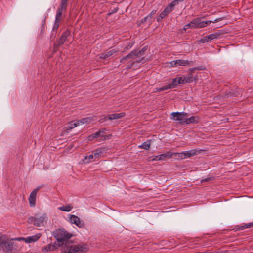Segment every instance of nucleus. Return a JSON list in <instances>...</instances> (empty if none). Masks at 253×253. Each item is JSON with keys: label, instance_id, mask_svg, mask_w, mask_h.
<instances>
[{"label": "nucleus", "instance_id": "nucleus-1", "mask_svg": "<svg viewBox=\"0 0 253 253\" xmlns=\"http://www.w3.org/2000/svg\"><path fill=\"white\" fill-rule=\"evenodd\" d=\"M68 0H61L60 1L59 6L56 11L55 20L53 25V29L54 30H57L59 28V23L62 20V13L66 11Z\"/></svg>", "mask_w": 253, "mask_h": 253}, {"label": "nucleus", "instance_id": "nucleus-2", "mask_svg": "<svg viewBox=\"0 0 253 253\" xmlns=\"http://www.w3.org/2000/svg\"><path fill=\"white\" fill-rule=\"evenodd\" d=\"M47 216L46 213H37L34 217L28 218V222L37 227L43 226L46 223Z\"/></svg>", "mask_w": 253, "mask_h": 253}, {"label": "nucleus", "instance_id": "nucleus-3", "mask_svg": "<svg viewBox=\"0 0 253 253\" xmlns=\"http://www.w3.org/2000/svg\"><path fill=\"white\" fill-rule=\"evenodd\" d=\"M143 58L142 55H141V51L133 50L127 56L121 58L120 59V62L121 63H124L126 61H127V60L131 59L133 63L138 64L141 61Z\"/></svg>", "mask_w": 253, "mask_h": 253}, {"label": "nucleus", "instance_id": "nucleus-4", "mask_svg": "<svg viewBox=\"0 0 253 253\" xmlns=\"http://www.w3.org/2000/svg\"><path fill=\"white\" fill-rule=\"evenodd\" d=\"M54 236L59 242H66L70 239L73 235L63 229H58L54 232Z\"/></svg>", "mask_w": 253, "mask_h": 253}, {"label": "nucleus", "instance_id": "nucleus-5", "mask_svg": "<svg viewBox=\"0 0 253 253\" xmlns=\"http://www.w3.org/2000/svg\"><path fill=\"white\" fill-rule=\"evenodd\" d=\"M42 188V186H39L34 189L30 193L28 198V201L30 206L31 207H34L36 205L37 194L39 190Z\"/></svg>", "mask_w": 253, "mask_h": 253}, {"label": "nucleus", "instance_id": "nucleus-6", "mask_svg": "<svg viewBox=\"0 0 253 253\" xmlns=\"http://www.w3.org/2000/svg\"><path fill=\"white\" fill-rule=\"evenodd\" d=\"M171 115L173 116V119L178 121L181 124H185L184 121L186 119V117L187 116V114L185 112H173L171 113Z\"/></svg>", "mask_w": 253, "mask_h": 253}, {"label": "nucleus", "instance_id": "nucleus-7", "mask_svg": "<svg viewBox=\"0 0 253 253\" xmlns=\"http://www.w3.org/2000/svg\"><path fill=\"white\" fill-rule=\"evenodd\" d=\"M70 34V31L68 29L66 30L62 33L61 37L57 41V43L54 45V48H58L63 45Z\"/></svg>", "mask_w": 253, "mask_h": 253}, {"label": "nucleus", "instance_id": "nucleus-8", "mask_svg": "<svg viewBox=\"0 0 253 253\" xmlns=\"http://www.w3.org/2000/svg\"><path fill=\"white\" fill-rule=\"evenodd\" d=\"M40 237H41V234H37L33 235V236L27 237L26 238H16L15 240H17L19 241L21 240H24L26 243H30L31 242L37 241Z\"/></svg>", "mask_w": 253, "mask_h": 253}, {"label": "nucleus", "instance_id": "nucleus-9", "mask_svg": "<svg viewBox=\"0 0 253 253\" xmlns=\"http://www.w3.org/2000/svg\"><path fill=\"white\" fill-rule=\"evenodd\" d=\"M222 20V18H219L215 19L213 21L211 20H208L206 21H200V19H199V22L198 23V28H202L206 27L207 25H209L211 23H216Z\"/></svg>", "mask_w": 253, "mask_h": 253}, {"label": "nucleus", "instance_id": "nucleus-10", "mask_svg": "<svg viewBox=\"0 0 253 253\" xmlns=\"http://www.w3.org/2000/svg\"><path fill=\"white\" fill-rule=\"evenodd\" d=\"M220 35V34L219 33H214L211 34H210L205 37V39H201V42H209L210 41L218 39Z\"/></svg>", "mask_w": 253, "mask_h": 253}, {"label": "nucleus", "instance_id": "nucleus-11", "mask_svg": "<svg viewBox=\"0 0 253 253\" xmlns=\"http://www.w3.org/2000/svg\"><path fill=\"white\" fill-rule=\"evenodd\" d=\"M200 150H197L196 149H192L190 151H187L183 152V157L184 159L189 158L191 156L196 155L200 153Z\"/></svg>", "mask_w": 253, "mask_h": 253}, {"label": "nucleus", "instance_id": "nucleus-12", "mask_svg": "<svg viewBox=\"0 0 253 253\" xmlns=\"http://www.w3.org/2000/svg\"><path fill=\"white\" fill-rule=\"evenodd\" d=\"M118 50H115V49H111L109 51H107L104 53H103L101 54L100 58L101 59H106L107 58L110 57L112 55H113L114 53L117 52Z\"/></svg>", "mask_w": 253, "mask_h": 253}, {"label": "nucleus", "instance_id": "nucleus-13", "mask_svg": "<svg viewBox=\"0 0 253 253\" xmlns=\"http://www.w3.org/2000/svg\"><path fill=\"white\" fill-rule=\"evenodd\" d=\"M76 247L78 253H84L89 249L88 245L85 244H78L76 245Z\"/></svg>", "mask_w": 253, "mask_h": 253}, {"label": "nucleus", "instance_id": "nucleus-14", "mask_svg": "<svg viewBox=\"0 0 253 253\" xmlns=\"http://www.w3.org/2000/svg\"><path fill=\"white\" fill-rule=\"evenodd\" d=\"M16 246V242L14 239H11L10 241L4 242L5 248L7 252L9 253L13 246Z\"/></svg>", "mask_w": 253, "mask_h": 253}, {"label": "nucleus", "instance_id": "nucleus-15", "mask_svg": "<svg viewBox=\"0 0 253 253\" xmlns=\"http://www.w3.org/2000/svg\"><path fill=\"white\" fill-rule=\"evenodd\" d=\"M126 115V114L124 112H121L120 113H114L109 114L108 116V119L109 120H114V119H118L121 118L122 117H124Z\"/></svg>", "mask_w": 253, "mask_h": 253}, {"label": "nucleus", "instance_id": "nucleus-16", "mask_svg": "<svg viewBox=\"0 0 253 253\" xmlns=\"http://www.w3.org/2000/svg\"><path fill=\"white\" fill-rule=\"evenodd\" d=\"M70 222L78 227L81 226V221L80 218L76 215H71L70 218Z\"/></svg>", "mask_w": 253, "mask_h": 253}, {"label": "nucleus", "instance_id": "nucleus-17", "mask_svg": "<svg viewBox=\"0 0 253 253\" xmlns=\"http://www.w3.org/2000/svg\"><path fill=\"white\" fill-rule=\"evenodd\" d=\"M160 161L165 160L167 159L172 158V152L168 151L167 152L159 155Z\"/></svg>", "mask_w": 253, "mask_h": 253}, {"label": "nucleus", "instance_id": "nucleus-18", "mask_svg": "<svg viewBox=\"0 0 253 253\" xmlns=\"http://www.w3.org/2000/svg\"><path fill=\"white\" fill-rule=\"evenodd\" d=\"M57 248L56 246L54 244L50 243L43 247L42 249V252H49L54 251Z\"/></svg>", "mask_w": 253, "mask_h": 253}, {"label": "nucleus", "instance_id": "nucleus-19", "mask_svg": "<svg viewBox=\"0 0 253 253\" xmlns=\"http://www.w3.org/2000/svg\"><path fill=\"white\" fill-rule=\"evenodd\" d=\"M199 122V117L196 116H191L185 120L184 123L186 124L198 123Z\"/></svg>", "mask_w": 253, "mask_h": 253}, {"label": "nucleus", "instance_id": "nucleus-20", "mask_svg": "<svg viewBox=\"0 0 253 253\" xmlns=\"http://www.w3.org/2000/svg\"><path fill=\"white\" fill-rule=\"evenodd\" d=\"M179 84L177 82V78L173 79L172 82L169 84L166 85L168 89L175 88Z\"/></svg>", "mask_w": 253, "mask_h": 253}, {"label": "nucleus", "instance_id": "nucleus-21", "mask_svg": "<svg viewBox=\"0 0 253 253\" xmlns=\"http://www.w3.org/2000/svg\"><path fill=\"white\" fill-rule=\"evenodd\" d=\"M65 253H78L76 245L68 247L64 251Z\"/></svg>", "mask_w": 253, "mask_h": 253}, {"label": "nucleus", "instance_id": "nucleus-22", "mask_svg": "<svg viewBox=\"0 0 253 253\" xmlns=\"http://www.w3.org/2000/svg\"><path fill=\"white\" fill-rule=\"evenodd\" d=\"M177 4V0L172 1L170 4L167 6L165 10L168 14L170 13L173 10V7Z\"/></svg>", "mask_w": 253, "mask_h": 253}, {"label": "nucleus", "instance_id": "nucleus-23", "mask_svg": "<svg viewBox=\"0 0 253 253\" xmlns=\"http://www.w3.org/2000/svg\"><path fill=\"white\" fill-rule=\"evenodd\" d=\"M151 146V140H148L144 142L141 145L138 146V148L140 149H143L146 150H148L150 148Z\"/></svg>", "mask_w": 253, "mask_h": 253}, {"label": "nucleus", "instance_id": "nucleus-24", "mask_svg": "<svg viewBox=\"0 0 253 253\" xmlns=\"http://www.w3.org/2000/svg\"><path fill=\"white\" fill-rule=\"evenodd\" d=\"M177 63L178 65L179 66H189L191 65L192 64V61H189L188 60H177Z\"/></svg>", "mask_w": 253, "mask_h": 253}, {"label": "nucleus", "instance_id": "nucleus-25", "mask_svg": "<svg viewBox=\"0 0 253 253\" xmlns=\"http://www.w3.org/2000/svg\"><path fill=\"white\" fill-rule=\"evenodd\" d=\"M103 131L99 130L98 131L96 132V133L92 134L91 135H90L88 136L87 139L89 141H91L94 139L98 138L101 133H103Z\"/></svg>", "mask_w": 253, "mask_h": 253}, {"label": "nucleus", "instance_id": "nucleus-26", "mask_svg": "<svg viewBox=\"0 0 253 253\" xmlns=\"http://www.w3.org/2000/svg\"><path fill=\"white\" fill-rule=\"evenodd\" d=\"M72 208L73 207L71 205L67 204L59 207L58 210L64 211L69 212L72 210Z\"/></svg>", "mask_w": 253, "mask_h": 253}, {"label": "nucleus", "instance_id": "nucleus-27", "mask_svg": "<svg viewBox=\"0 0 253 253\" xmlns=\"http://www.w3.org/2000/svg\"><path fill=\"white\" fill-rule=\"evenodd\" d=\"M20 247L16 242V246H13L11 250L9 252V253H18L20 251Z\"/></svg>", "mask_w": 253, "mask_h": 253}, {"label": "nucleus", "instance_id": "nucleus-28", "mask_svg": "<svg viewBox=\"0 0 253 253\" xmlns=\"http://www.w3.org/2000/svg\"><path fill=\"white\" fill-rule=\"evenodd\" d=\"M90 119L89 118H83L81 120H79L78 121H77V123L79 125H81V124H85V123H88L89 122H90Z\"/></svg>", "mask_w": 253, "mask_h": 253}, {"label": "nucleus", "instance_id": "nucleus-29", "mask_svg": "<svg viewBox=\"0 0 253 253\" xmlns=\"http://www.w3.org/2000/svg\"><path fill=\"white\" fill-rule=\"evenodd\" d=\"M102 153V149H101V148L97 149L94 150L92 152V154L95 158H98Z\"/></svg>", "mask_w": 253, "mask_h": 253}, {"label": "nucleus", "instance_id": "nucleus-30", "mask_svg": "<svg viewBox=\"0 0 253 253\" xmlns=\"http://www.w3.org/2000/svg\"><path fill=\"white\" fill-rule=\"evenodd\" d=\"M252 227H253V222H251L247 224H243L240 226L239 229L240 230H243L244 229L249 228Z\"/></svg>", "mask_w": 253, "mask_h": 253}, {"label": "nucleus", "instance_id": "nucleus-31", "mask_svg": "<svg viewBox=\"0 0 253 253\" xmlns=\"http://www.w3.org/2000/svg\"><path fill=\"white\" fill-rule=\"evenodd\" d=\"M200 18H196L193 19L191 21V24H192V28H198V23L199 22Z\"/></svg>", "mask_w": 253, "mask_h": 253}, {"label": "nucleus", "instance_id": "nucleus-32", "mask_svg": "<svg viewBox=\"0 0 253 253\" xmlns=\"http://www.w3.org/2000/svg\"><path fill=\"white\" fill-rule=\"evenodd\" d=\"M206 69V67L205 66H200L197 67H194L192 68H190L189 69V71L192 74L195 70H204Z\"/></svg>", "mask_w": 253, "mask_h": 253}, {"label": "nucleus", "instance_id": "nucleus-33", "mask_svg": "<svg viewBox=\"0 0 253 253\" xmlns=\"http://www.w3.org/2000/svg\"><path fill=\"white\" fill-rule=\"evenodd\" d=\"M78 126V125L77 123L76 122V123H74L71 124L70 126H67L66 127L67 132H68L71 129L76 127Z\"/></svg>", "mask_w": 253, "mask_h": 253}, {"label": "nucleus", "instance_id": "nucleus-34", "mask_svg": "<svg viewBox=\"0 0 253 253\" xmlns=\"http://www.w3.org/2000/svg\"><path fill=\"white\" fill-rule=\"evenodd\" d=\"M178 156L179 158L181 159H184L183 156V152L181 153H177V152H172V158L174 157Z\"/></svg>", "mask_w": 253, "mask_h": 253}, {"label": "nucleus", "instance_id": "nucleus-35", "mask_svg": "<svg viewBox=\"0 0 253 253\" xmlns=\"http://www.w3.org/2000/svg\"><path fill=\"white\" fill-rule=\"evenodd\" d=\"M184 83H189L193 81V78L191 76H183Z\"/></svg>", "mask_w": 253, "mask_h": 253}, {"label": "nucleus", "instance_id": "nucleus-36", "mask_svg": "<svg viewBox=\"0 0 253 253\" xmlns=\"http://www.w3.org/2000/svg\"><path fill=\"white\" fill-rule=\"evenodd\" d=\"M127 60L128 61V62L127 63V65L126 67V69L127 70H128V69H130L132 67H133V66L134 65H135V64L134 63H133V62H132L131 59H129Z\"/></svg>", "mask_w": 253, "mask_h": 253}, {"label": "nucleus", "instance_id": "nucleus-37", "mask_svg": "<svg viewBox=\"0 0 253 253\" xmlns=\"http://www.w3.org/2000/svg\"><path fill=\"white\" fill-rule=\"evenodd\" d=\"M94 156L93 155V154H91L88 156H86L85 157V160L86 161L85 162L86 163H89V162H90L91 161H92V159H93L94 158Z\"/></svg>", "mask_w": 253, "mask_h": 253}, {"label": "nucleus", "instance_id": "nucleus-38", "mask_svg": "<svg viewBox=\"0 0 253 253\" xmlns=\"http://www.w3.org/2000/svg\"><path fill=\"white\" fill-rule=\"evenodd\" d=\"M168 90L166 86H163L162 87H160V88H156L154 89V92L156 93L157 92H160V91H164V90Z\"/></svg>", "mask_w": 253, "mask_h": 253}, {"label": "nucleus", "instance_id": "nucleus-39", "mask_svg": "<svg viewBox=\"0 0 253 253\" xmlns=\"http://www.w3.org/2000/svg\"><path fill=\"white\" fill-rule=\"evenodd\" d=\"M134 44V42H132L128 43V44H127L126 45L125 49L126 50L130 49L133 46Z\"/></svg>", "mask_w": 253, "mask_h": 253}, {"label": "nucleus", "instance_id": "nucleus-40", "mask_svg": "<svg viewBox=\"0 0 253 253\" xmlns=\"http://www.w3.org/2000/svg\"><path fill=\"white\" fill-rule=\"evenodd\" d=\"M177 78V82L178 84H184V81L183 79V77H178Z\"/></svg>", "mask_w": 253, "mask_h": 253}, {"label": "nucleus", "instance_id": "nucleus-41", "mask_svg": "<svg viewBox=\"0 0 253 253\" xmlns=\"http://www.w3.org/2000/svg\"><path fill=\"white\" fill-rule=\"evenodd\" d=\"M118 8H114V9H113L112 10H111V12H108V14H107L108 16H110V15H111L112 14H113V13H115L117 12V11H118Z\"/></svg>", "mask_w": 253, "mask_h": 253}, {"label": "nucleus", "instance_id": "nucleus-42", "mask_svg": "<svg viewBox=\"0 0 253 253\" xmlns=\"http://www.w3.org/2000/svg\"><path fill=\"white\" fill-rule=\"evenodd\" d=\"M150 158H151V161H160L159 155L157 156H154L152 157H150Z\"/></svg>", "mask_w": 253, "mask_h": 253}, {"label": "nucleus", "instance_id": "nucleus-43", "mask_svg": "<svg viewBox=\"0 0 253 253\" xmlns=\"http://www.w3.org/2000/svg\"><path fill=\"white\" fill-rule=\"evenodd\" d=\"M190 27H192V24H191V21L189 23L185 25V26H184V29L186 30V29L189 28Z\"/></svg>", "mask_w": 253, "mask_h": 253}, {"label": "nucleus", "instance_id": "nucleus-44", "mask_svg": "<svg viewBox=\"0 0 253 253\" xmlns=\"http://www.w3.org/2000/svg\"><path fill=\"white\" fill-rule=\"evenodd\" d=\"M156 10H152L151 13L148 15L147 16H150L149 18H152L153 16L156 14Z\"/></svg>", "mask_w": 253, "mask_h": 253}, {"label": "nucleus", "instance_id": "nucleus-45", "mask_svg": "<svg viewBox=\"0 0 253 253\" xmlns=\"http://www.w3.org/2000/svg\"><path fill=\"white\" fill-rule=\"evenodd\" d=\"M177 60H174L171 61L170 64L172 67H174L177 65Z\"/></svg>", "mask_w": 253, "mask_h": 253}, {"label": "nucleus", "instance_id": "nucleus-46", "mask_svg": "<svg viewBox=\"0 0 253 253\" xmlns=\"http://www.w3.org/2000/svg\"><path fill=\"white\" fill-rule=\"evenodd\" d=\"M103 118H101L99 120V122L100 123H102L103 122H104L106 120V118L107 117L105 116H102Z\"/></svg>", "mask_w": 253, "mask_h": 253}, {"label": "nucleus", "instance_id": "nucleus-47", "mask_svg": "<svg viewBox=\"0 0 253 253\" xmlns=\"http://www.w3.org/2000/svg\"><path fill=\"white\" fill-rule=\"evenodd\" d=\"M150 16H147L145 17L144 18L141 20V22L143 23L147 21L148 18H149Z\"/></svg>", "mask_w": 253, "mask_h": 253}, {"label": "nucleus", "instance_id": "nucleus-48", "mask_svg": "<svg viewBox=\"0 0 253 253\" xmlns=\"http://www.w3.org/2000/svg\"><path fill=\"white\" fill-rule=\"evenodd\" d=\"M146 50V48L145 47H144L141 50H140L139 51H141V55H142V56L143 55V53Z\"/></svg>", "mask_w": 253, "mask_h": 253}, {"label": "nucleus", "instance_id": "nucleus-49", "mask_svg": "<svg viewBox=\"0 0 253 253\" xmlns=\"http://www.w3.org/2000/svg\"><path fill=\"white\" fill-rule=\"evenodd\" d=\"M210 180V178H205L204 179H202V182H207V181H208Z\"/></svg>", "mask_w": 253, "mask_h": 253}, {"label": "nucleus", "instance_id": "nucleus-50", "mask_svg": "<svg viewBox=\"0 0 253 253\" xmlns=\"http://www.w3.org/2000/svg\"><path fill=\"white\" fill-rule=\"evenodd\" d=\"M162 20V18H161L160 16H159L157 18V21L158 22H160V21H161Z\"/></svg>", "mask_w": 253, "mask_h": 253}, {"label": "nucleus", "instance_id": "nucleus-51", "mask_svg": "<svg viewBox=\"0 0 253 253\" xmlns=\"http://www.w3.org/2000/svg\"><path fill=\"white\" fill-rule=\"evenodd\" d=\"M162 13H164V14L165 15V16H167L168 14H169L168 13V12L164 9L162 12Z\"/></svg>", "mask_w": 253, "mask_h": 253}, {"label": "nucleus", "instance_id": "nucleus-52", "mask_svg": "<svg viewBox=\"0 0 253 253\" xmlns=\"http://www.w3.org/2000/svg\"><path fill=\"white\" fill-rule=\"evenodd\" d=\"M162 19H163L166 16L164 14V13H162V12L160 13L159 15Z\"/></svg>", "mask_w": 253, "mask_h": 253}, {"label": "nucleus", "instance_id": "nucleus-53", "mask_svg": "<svg viewBox=\"0 0 253 253\" xmlns=\"http://www.w3.org/2000/svg\"><path fill=\"white\" fill-rule=\"evenodd\" d=\"M152 18H148L147 21H150Z\"/></svg>", "mask_w": 253, "mask_h": 253}, {"label": "nucleus", "instance_id": "nucleus-54", "mask_svg": "<svg viewBox=\"0 0 253 253\" xmlns=\"http://www.w3.org/2000/svg\"><path fill=\"white\" fill-rule=\"evenodd\" d=\"M104 137V139H106L107 137H108V136H103Z\"/></svg>", "mask_w": 253, "mask_h": 253}]
</instances>
